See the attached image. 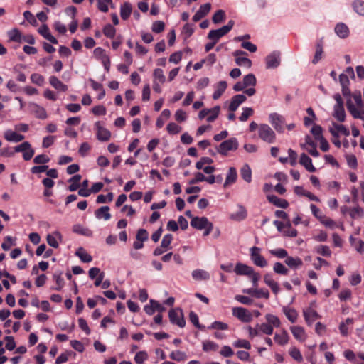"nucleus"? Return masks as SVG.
Instances as JSON below:
<instances>
[{"label": "nucleus", "mask_w": 364, "mask_h": 364, "mask_svg": "<svg viewBox=\"0 0 364 364\" xmlns=\"http://www.w3.org/2000/svg\"><path fill=\"white\" fill-rule=\"evenodd\" d=\"M353 97L355 104L350 99L348 100L346 102L347 109L354 118L364 120V104L360 92L355 93Z\"/></svg>", "instance_id": "nucleus-1"}, {"label": "nucleus", "mask_w": 364, "mask_h": 364, "mask_svg": "<svg viewBox=\"0 0 364 364\" xmlns=\"http://www.w3.org/2000/svg\"><path fill=\"white\" fill-rule=\"evenodd\" d=\"M259 137L268 144H273L276 140L274 130L267 124H261L258 130Z\"/></svg>", "instance_id": "nucleus-2"}, {"label": "nucleus", "mask_w": 364, "mask_h": 364, "mask_svg": "<svg viewBox=\"0 0 364 364\" xmlns=\"http://www.w3.org/2000/svg\"><path fill=\"white\" fill-rule=\"evenodd\" d=\"M234 24V21L230 20L228 21L227 25L223 26V27L218 29L210 31L208 34V38L211 41H215L218 42L220 38L225 36L230 31Z\"/></svg>", "instance_id": "nucleus-3"}, {"label": "nucleus", "mask_w": 364, "mask_h": 364, "mask_svg": "<svg viewBox=\"0 0 364 364\" xmlns=\"http://www.w3.org/2000/svg\"><path fill=\"white\" fill-rule=\"evenodd\" d=\"M239 146L237 139L236 138H230L228 140L223 141L218 147L217 151L219 154L226 156L230 151H235Z\"/></svg>", "instance_id": "nucleus-4"}, {"label": "nucleus", "mask_w": 364, "mask_h": 364, "mask_svg": "<svg viewBox=\"0 0 364 364\" xmlns=\"http://www.w3.org/2000/svg\"><path fill=\"white\" fill-rule=\"evenodd\" d=\"M168 317L171 323L176 324L180 328L185 326L186 321L181 309L176 308L171 309L168 312Z\"/></svg>", "instance_id": "nucleus-5"}, {"label": "nucleus", "mask_w": 364, "mask_h": 364, "mask_svg": "<svg viewBox=\"0 0 364 364\" xmlns=\"http://www.w3.org/2000/svg\"><path fill=\"white\" fill-rule=\"evenodd\" d=\"M14 151H16V153L21 152L25 161L31 159L35 153L34 149L31 147L28 141H23L21 144L16 146L14 147Z\"/></svg>", "instance_id": "nucleus-6"}, {"label": "nucleus", "mask_w": 364, "mask_h": 364, "mask_svg": "<svg viewBox=\"0 0 364 364\" xmlns=\"http://www.w3.org/2000/svg\"><path fill=\"white\" fill-rule=\"evenodd\" d=\"M232 315L244 323H249L252 320V314L245 308L233 307L232 309Z\"/></svg>", "instance_id": "nucleus-7"}, {"label": "nucleus", "mask_w": 364, "mask_h": 364, "mask_svg": "<svg viewBox=\"0 0 364 364\" xmlns=\"http://www.w3.org/2000/svg\"><path fill=\"white\" fill-rule=\"evenodd\" d=\"M260 248L253 247L250 249V257L253 263L259 267H264L267 265L265 258L260 254Z\"/></svg>", "instance_id": "nucleus-8"}, {"label": "nucleus", "mask_w": 364, "mask_h": 364, "mask_svg": "<svg viewBox=\"0 0 364 364\" xmlns=\"http://www.w3.org/2000/svg\"><path fill=\"white\" fill-rule=\"evenodd\" d=\"M232 55L235 57V63L240 67L250 68L252 66V61L245 56L247 53L241 50H235L232 53Z\"/></svg>", "instance_id": "nucleus-9"}, {"label": "nucleus", "mask_w": 364, "mask_h": 364, "mask_svg": "<svg viewBox=\"0 0 364 364\" xmlns=\"http://www.w3.org/2000/svg\"><path fill=\"white\" fill-rule=\"evenodd\" d=\"M269 122L278 132L284 131V119L277 113H272L269 116Z\"/></svg>", "instance_id": "nucleus-10"}, {"label": "nucleus", "mask_w": 364, "mask_h": 364, "mask_svg": "<svg viewBox=\"0 0 364 364\" xmlns=\"http://www.w3.org/2000/svg\"><path fill=\"white\" fill-rule=\"evenodd\" d=\"M280 53L274 51L266 58V66L267 68H275L280 64Z\"/></svg>", "instance_id": "nucleus-11"}, {"label": "nucleus", "mask_w": 364, "mask_h": 364, "mask_svg": "<svg viewBox=\"0 0 364 364\" xmlns=\"http://www.w3.org/2000/svg\"><path fill=\"white\" fill-rule=\"evenodd\" d=\"M329 132L334 137H338L339 134H342L346 136L350 135V131L348 128L342 124H338L335 122L332 123V127L329 128Z\"/></svg>", "instance_id": "nucleus-12"}, {"label": "nucleus", "mask_w": 364, "mask_h": 364, "mask_svg": "<svg viewBox=\"0 0 364 364\" xmlns=\"http://www.w3.org/2000/svg\"><path fill=\"white\" fill-rule=\"evenodd\" d=\"M303 315L309 326H311L315 320L321 318V316L311 307L304 309Z\"/></svg>", "instance_id": "nucleus-13"}, {"label": "nucleus", "mask_w": 364, "mask_h": 364, "mask_svg": "<svg viewBox=\"0 0 364 364\" xmlns=\"http://www.w3.org/2000/svg\"><path fill=\"white\" fill-rule=\"evenodd\" d=\"M95 127L97 129V138L98 140L102 141H107L109 140L111 133L108 129L102 127L100 122H97L95 124Z\"/></svg>", "instance_id": "nucleus-14"}, {"label": "nucleus", "mask_w": 364, "mask_h": 364, "mask_svg": "<svg viewBox=\"0 0 364 364\" xmlns=\"http://www.w3.org/2000/svg\"><path fill=\"white\" fill-rule=\"evenodd\" d=\"M246 96L242 94L233 96L229 105V110L234 112L237 109L239 106L246 100Z\"/></svg>", "instance_id": "nucleus-15"}, {"label": "nucleus", "mask_w": 364, "mask_h": 364, "mask_svg": "<svg viewBox=\"0 0 364 364\" xmlns=\"http://www.w3.org/2000/svg\"><path fill=\"white\" fill-rule=\"evenodd\" d=\"M291 332L294 337L300 342H304L306 338V333L303 327L299 326H293L290 327Z\"/></svg>", "instance_id": "nucleus-16"}, {"label": "nucleus", "mask_w": 364, "mask_h": 364, "mask_svg": "<svg viewBox=\"0 0 364 364\" xmlns=\"http://www.w3.org/2000/svg\"><path fill=\"white\" fill-rule=\"evenodd\" d=\"M210 222L206 217H195L191 221V225L198 230H203Z\"/></svg>", "instance_id": "nucleus-17"}, {"label": "nucleus", "mask_w": 364, "mask_h": 364, "mask_svg": "<svg viewBox=\"0 0 364 364\" xmlns=\"http://www.w3.org/2000/svg\"><path fill=\"white\" fill-rule=\"evenodd\" d=\"M234 271L237 275H246L249 277L250 274H252L254 269L247 264L238 262L236 264Z\"/></svg>", "instance_id": "nucleus-18"}, {"label": "nucleus", "mask_w": 364, "mask_h": 364, "mask_svg": "<svg viewBox=\"0 0 364 364\" xmlns=\"http://www.w3.org/2000/svg\"><path fill=\"white\" fill-rule=\"evenodd\" d=\"M4 137L6 140L11 142H19L24 139L25 136L21 134H18L14 131L8 129L4 133Z\"/></svg>", "instance_id": "nucleus-19"}, {"label": "nucleus", "mask_w": 364, "mask_h": 364, "mask_svg": "<svg viewBox=\"0 0 364 364\" xmlns=\"http://www.w3.org/2000/svg\"><path fill=\"white\" fill-rule=\"evenodd\" d=\"M211 5L210 3H206L200 6L198 11L193 16V21L195 22L198 21L210 11Z\"/></svg>", "instance_id": "nucleus-20"}, {"label": "nucleus", "mask_w": 364, "mask_h": 364, "mask_svg": "<svg viewBox=\"0 0 364 364\" xmlns=\"http://www.w3.org/2000/svg\"><path fill=\"white\" fill-rule=\"evenodd\" d=\"M339 82L342 87V93L344 96H350V90L348 87L350 80L347 75L342 73L339 75Z\"/></svg>", "instance_id": "nucleus-21"}, {"label": "nucleus", "mask_w": 364, "mask_h": 364, "mask_svg": "<svg viewBox=\"0 0 364 364\" xmlns=\"http://www.w3.org/2000/svg\"><path fill=\"white\" fill-rule=\"evenodd\" d=\"M46 240L50 246L58 248L59 246L58 240H62V235L58 231H55L53 234H48Z\"/></svg>", "instance_id": "nucleus-22"}, {"label": "nucleus", "mask_w": 364, "mask_h": 364, "mask_svg": "<svg viewBox=\"0 0 364 364\" xmlns=\"http://www.w3.org/2000/svg\"><path fill=\"white\" fill-rule=\"evenodd\" d=\"M49 83L54 89L58 91L66 92L68 90V86L54 75L49 77Z\"/></svg>", "instance_id": "nucleus-23"}, {"label": "nucleus", "mask_w": 364, "mask_h": 364, "mask_svg": "<svg viewBox=\"0 0 364 364\" xmlns=\"http://www.w3.org/2000/svg\"><path fill=\"white\" fill-rule=\"evenodd\" d=\"M299 163L305 167L309 172H315L316 168L312 164V160L306 154L303 153L300 156Z\"/></svg>", "instance_id": "nucleus-24"}, {"label": "nucleus", "mask_w": 364, "mask_h": 364, "mask_svg": "<svg viewBox=\"0 0 364 364\" xmlns=\"http://www.w3.org/2000/svg\"><path fill=\"white\" fill-rule=\"evenodd\" d=\"M39 33L53 44H58V40L50 33L47 25H43L38 28Z\"/></svg>", "instance_id": "nucleus-25"}, {"label": "nucleus", "mask_w": 364, "mask_h": 364, "mask_svg": "<svg viewBox=\"0 0 364 364\" xmlns=\"http://www.w3.org/2000/svg\"><path fill=\"white\" fill-rule=\"evenodd\" d=\"M289 335L286 330L283 329L280 333H276L274 336V341L280 346H285L289 342Z\"/></svg>", "instance_id": "nucleus-26"}, {"label": "nucleus", "mask_w": 364, "mask_h": 364, "mask_svg": "<svg viewBox=\"0 0 364 364\" xmlns=\"http://www.w3.org/2000/svg\"><path fill=\"white\" fill-rule=\"evenodd\" d=\"M267 198L269 202L277 207L286 208L289 205V203L286 200L279 198L274 195H268Z\"/></svg>", "instance_id": "nucleus-27"}, {"label": "nucleus", "mask_w": 364, "mask_h": 364, "mask_svg": "<svg viewBox=\"0 0 364 364\" xmlns=\"http://www.w3.org/2000/svg\"><path fill=\"white\" fill-rule=\"evenodd\" d=\"M284 262L291 269H297L303 265L301 259L298 257H294L288 255Z\"/></svg>", "instance_id": "nucleus-28"}, {"label": "nucleus", "mask_w": 364, "mask_h": 364, "mask_svg": "<svg viewBox=\"0 0 364 364\" xmlns=\"http://www.w3.org/2000/svg\"><path fill=\"white\" fill-rule=\"evenodd\" d=\"M95 215L97 219L104 218L105 220H108L111 218L109 213V208L108 206H102L95 212Z\"/></svg>", "instance_id": "nucleus-29"}, {"label": "nucleus", "mask_w": 364, "mask_h": 364, "mask_svg": "<svg viewBox=\"0 0 364 364\" xmlns=\"http://www.w3.org/2000/svg\"><path fill=\"white\" fill-rule=\"evenodd\" d=\"M247 210L246 209L242 206H238V210L230 215V218L236 220V221H241L246 218L247 217Z\"/></svg>", "instance_id": "nucleus-30"}, {"label": "nucleus", "mask_w": 364, "mask_h": 364, "mask_svg": "<svg viewBox=\"0 0 364 364\" xmlns=\"http://www.w3.org/2000/svg\"><path fill=\"white\" fill-rule=\"evenodd\" d=\"M228 87V83L226 81H220L215 85V90L213 94V98L214 100H218L220 97V96L223 94Z\"/></svg>", "instance_id": "nucleus-31"}, {"label": "nucleus", "mask_w": 364, "mask_h": 364, "mask_svg": "<svg viewBox=\"0 0 364 364\" xmlns=\"http://www.w3.org/2000/svg\"><path fill=\"white\" fill-rule=\"evenodd\" d=\"M335 32L341 38H346L349 35L348 26L343 23H338L336 26Z\"/></svg>", "instance_id": "nucleus-32"}, {"label": "nucleus", "mask_w": 364, "mask_h": 364, "mask_svg": "<svg viewBox=\"0 0 364 364\" xmlns=\"http://www.w3.org/2000/svg\"><path fill=\"white\" fill-rule=\"evenodd\" d=\"M333 116L339 122H344L346 119V113L343 105H334Z\"/></svg>", "instance_id": "nucleus-33"}, {"label": "nucleus", "mask_w": 364, "mask_h": 364, "mask_svg": "<svg viewBox=\"0 0 364 364\" xmlns=\"http://www.w3.org/2000/svg\"><path fill=\"white\" fill-rule=\"evenodd\" d=\"M192 277L197 281L208 280L210 274L203 269H196L192 272Z\"/></svg>", "instance_id": "nucleus-34"}, {"label": "nucleus", "mask_w": 364, "mask_h": 364, "mask_svg": "<svg viewBox=\"0 0 364 364\" xmlns=\"http://www.w3.org/2000/svg\"><path fill=\"white\" fill-rule=\"evenodd\" d=\"M283 313L285 314L287 318L291 323H295L298 318V314L294 309L284 306L282 309Z\"/></svg>", "instance_id": "nucleus-35"}, {"label": "nucleus", "mask_w": 364, "mask_h": 364, "mask_svg": "<svg viewBox=\"0 0 364 364\" xmlns=\"http://www.w3.org/2000/svg\"><path fill=\"white\" fill-rule=\"evenodd\" d=\"M237 178V171L234 167H230L228 170L226 179L224 183V187L233 183L236 181Z\"/></svg>", "instance_id": "nucleus-36"}, {"label": "nucleus", "mask_w": 364, "mask_h": 364, "mask_svg": "<svg viewBox=\"0 0 364 364\" xmlns=\"http://www.w3.org/2000/svg\"><path fill=\"white\" fill-rule=\"evenodd\" d=\"M240 175L243 180L247 183H250L252 181V171L250 166L247 164H244L240 170Z\"/></svg>", "instance_id": "nucleus-37"}, {"label": "nucleus", "mask_w": 364, "mask_h": 364, "mask_svg": "<svg viewBox=\"0 0 364 364\" xmlns=\"http://www.w3.org/2000/svg\"><path fill=\"white\" fill-rule=\"evenodd\" d=\"M75 255L80 259V260L83 262H90L92 260V257L90 255H89L87 251L83 247H79Z\"/></svg>", "instance_id": "nucleus-38"}, {"label": "nucleus", "mask_w": 364, "mask_h": 364, "mask_svg": "<svg viewBox=\"0 0 364 364\" xmlns=\"http://www.w3.org/2000/svg\"><path fill=\"white\" fill-rule=\"evenodd\" d=\"M132 10V9L130 4L124 3V4H122L120 8L121 18L124 20H127L129 17Z\"/></svg>", "instance_id": "nucleus-39"}, {"label": "nucleus", "mask_w": 364, "mask_h": 364, "mask_svg": "<svg viewBox=\"0 0 364 364\" xmlns=\"http://www.w3.org/2000/svg\"><path fill=\"white\" fill-rule=\"evenodd\" d=\"M265 318H266L267 323L269 325H272V328H274V327L279 328L281 326V321H280L279 318L275 315H273L271 314H267L265 315Z\"/></svg>", "instance_id": "nucleus-40"}, {"label": "nucleus", "mask_w": 364, "mask_h": 364, "mask_svg": "<svg viewBox=\"0 0 364 364\" xmlns=\"http://www.w3.org/2000/svg\"><path fill=\"white\" fill-rule=\"evenodd\" d=\"M242 82L247 88L248 87H255L257 83V80L253 74L250 73L244 76Z\"/></svg>", "instance_id": "nucleus-41"}, {"label": "nucleus", "mask_w": 364, "mask_h": 364, "mask_svg": "<svg viewBox=\"0 0 364 364\" xmlns=\"http://www.w3.org/2000/svg\"><path fill=\"white\" fill-rule=\"evenodd\" d=\"M73 230L75 233L88 236V237L91 236L92 234V231L90 229L84 228L83 226L78 225V224L75 225L73 226Z\"/></svg>", "instance_id": "nucleus-42"}, {"label": "nucleus", "mask_w": 364, "mask_h": 364, "mask_svg": "<svg viewBox=\"0 0 364 364\" xmlns=\"http://www.w3.org/2000/svg\"><path fill=\"white\" fill-rule=\"evenodd\" d=\"M273 270L275 273L282 275H287L289 270L281 262H275L273 266Z\"/></svg>", "instance_id": "nucleus-43"}, {"label": "nucleus", "mask_w": 364, "mask_h": 364, "mask_svg": "<svg viewBox=\"0 0 364 364\" xmlns=\"http://www.w3.org/2000/svg\"><path fill=\"white\" fill-rule=\"evenodd\" d=\"M81 176L79 174L75 175L71 178H70L69 182L71 184L69 186L68 189L70 191H75L79 187V182L81 180Z\"/></svg>", "instance_id": "nucleus-44"}, {"label": "nucleus", "mask_w": 364, "mask_h": 364, "mask_svg": "<svg viewBox=\"0 0 364 364\" xmlns=\"http://www.w3.org/2000/svg\"><path fill=\"white\" fill-rule=\"evenodd\" d=\"M289 353L296 361L299 363L303 361V356L300 350L296 347H291L289 350Z\"/></svg>", "instance_id": "nucleus-45"}, {"label": "nucleus", "mask_w": 364, "mask_h": 364, "mask_svg": "<svg viewBox=\"0 0 364 364\" xmlns=\"http://www.w3.org/2000/svg\"><path fill=\"white\" fill-rule=\"evenodd\" d=\"M33 112L37 118L44 119L47 117L45 109L36 104L33 105Z\"/></svg>", "instance_id": "nucleus-46"}, {"label": "nucleus", "mask_w": 364, "mask_h": 364, "mask_svg": "<svg viewBox=\"0 0 364 364\" xmlns=\"http://www.w3.org/2000/svg\"><path fill=\"white\" fill-rule=\"evenodd\" d=\"M154 81L158 82L161 84H163L166 81V77L164 74V72L160 68H156L154 70Z\"/></svg>", "instance_id": "nucleus-47"}, {"label": "nucleus", "mask_w": 364, "mask_h": 364, "mask_svg": "<svg viewBox=\"0 0 364 364\" xmlns=\"http://www.w3.org/2000/svg\"><path fill=\"white\" fill-rule=\"evenodd\" d=\"M269 253L279 258V259H283V258H285V259H287V257H288V252L286 250L283 249V248H278V249H274V250H269Z\"/></svg>", "instance_id": "nucleus-48"}, {"label": "nucleus", "mask_w": 364, "mask_h": 364, "mask_svg": "<svg viewBox=\"0 0 364 364\" xmlns=\"http://www.w3.org/2000/svg\"><path fill=\"white\" fill-rule=\"evenodd\" d=\"M220 111V107L218 105L211 108L210 110V113L208 115L207 121L208 122H212L215 121L218 118Z\"/></svg>", "instance_id": "nucleus-49"}, {"label": "nucleus", "mask_w": 364, "mask_h": 364, "mask_svg": "<svg viewBox=\"0 0 364 364\" xmlns=\"http://www.w3.org/2000/svg\"><path fill=\"white\" fill-rule=\"evenodd\" d=\"M8 36H9L10 41H15V42H21L22 41V37H21V33L16 28L9 31L8 32Z\"/></svg>", "instance_id": "nucleus-50"}, {"label": "nucleus", "mask_w": 364, "mask_h": 364, "mask_svg": "<svg viewBox=\"0 0 364 364\" xmlns=\"http://www.w3.org/2000/svg\"><path fill=\"white\" fill-rule=\"evenodd\" d=\"M354 11L360 16H364V1L355 0L353 3Z\"/></svg>", "instance_id": "nucleus-51"}, {"label": "nucleus", "mask_w": 364, "mask_h": 364, "mask_svg": "<svg viewBox=\"0 0 364 364\" xmlns=\"http://www.w3.org/2000/svg\"><path fill=\"white\" fill-rule=\"evenodd\" d=\"M218 348V345L213 341H205L203 343V350L206 352L211 350L216 351Z\"/></svg>", "instance_id": "nucleus-52"}, {"label": "nucleus", "mask_w": 364, "mask_h": 364, "mask_svg": "<svg viewBox=\"0 0 364 364\" xmlns=\"http://www.w3.org/2000/svg\"><path fill=\"white\" fill-rule=\"evenodd\" d=\"M186 353L180 350L173 351L170 354V358L176 361H182L186 360Z\"/></svg>", "instance_id": "nucleus-53"}, {"label": "nucleus", "mask_w": 364, "mask_h": 364, "mask_svg": "<svg viewBox=\"0 0 364 364\" xmlns=\"http://www.w3.org/2000/svg\"><path fill=\"white\" fill-rule=\"evenodd\" d=\"M254 113V110L251 107H243L242 112L239 117L240 121L246 122L247 119L251 117Z\"/></svg>", "instance_id": "nucleus-54"}, {"label": "nucleus", "mask_w": 364, "mask_h": 364, "mask_svg": "<svg viewBox=\"0 0 364 364\" xmlns=\"http://www.w3.org/2000/svg\"><path fill=\"white\" fill-rule=\"evenodd\" d=\"M225 18V13L223 10H218L213 16V22L215 24L223 22Z\"/></svg>", "instance_id": "nucleus-55"}, {"label": "nucleus", "mask_w": 364, "mask_h": 364, "mask_svg": "<svg viewBox=\"0 0 364 364\" xmlns=\"http://www.w3.org/2000/svg\"><path fill=\"white\" fill-rule=\"evenodd\" d=\"M257 327L259 329L260 333H263L266 335H272L273 333V328L272 327V325H269L268 323L257 324Z\"/></svg>", "instance_id": "nucleus-56"}, {"label": "nucleus", "mask_w": 364, "mask_h": 364, "mask_svg": "<svg viewBox=\"0 0 364 364\" xmlns=\"http://www.w3.org/2000/svg\"><path fill=\"white\" fill-rule=\"evenodd\" d=\"M323 54V46L321 43H318L316 48V53L314 58L312 60L314 64H316L322 58Z\"/></svg>", "instance_id": "nucleus-57"}, {"label": "nucleus", "mask_w": 364, "mask_h": 364, "mask_svg": "<svg viewBox=\"0 0 364 364\" xmlns=\"http://www.w3.org/2000/svg\"><path fill=\"white\" fill-rule=\"evenodd\" d=\"M112 0H97V8L102 12L106 13L109 10V5L112 4Z\"/></svg>", "instance_id": "nucleus-58"}, {"label": "nucleus", "mask_w": 364, "mask_h": 364, "mask_svg": "<svg viewBox=\"0 0 364 364\" xmlns=\"http://www.w3.org/2000/svg\"><path fill=\"white\" fill-rule=\"evenodd\" d=\"M166 129L170 134H176L181 131V127L175 122H170L168 124Z\"/></svg>", "instance_id": "nucleus-59"}, {"label": "nucleus", "mask_w": 364, "mask_h": 364, "mask_svg": "<svg viewBox=\"0 0 364 364\" xmlns=\"http://www.w3.org/2000/svg\"><path fill=\"white\" fill-rule=\"evenodd\" d=\"M113 199V193H109L106 196L100 194L97 197L96 202L97 203H105L107 202H111Z\"/></svg>", "instance_id": "nucleus-60"}, {"label": "nucleus", "mask_w": 364, "mask_h": 364, "mask_svg": "<svg viewBox=\"0 0 364 364\" xmlns=\"http://www.w3.org/2000/svg\"><path fill=\"white\" fill-rule=\"evenodd\" d=\"M233 346L236 348H243L247 350H249L251 348V344L250 343L245 339H239L235 341L233 343Z\"/></svg>", "instance_id": "nucleus-61"}, {"label": "nucleus", "mask_w": 364, "mask_h": 364, "mask_svg": "<svg viewBox=\"0 0 364 364\" xmlns=\"http://www.w3.org/2000/svg\"><path fill=\"white\" fill-rule=\"evenodd\" d=\"M311 132L312 134L314 136L315 139L318 141L324 138L322 134V128L319 125L313 126Z\"/></svg>", "instance_id": "nucleus-62"}, {"label": "nucleus", "mask_w": 364, "mask_h": 364, "mask_svg": "<svg viewBox=\"0 0 364 364\" xmlns=\"http://www.w3.org/2000/svg\"><path fill=\"white\" fill-rule=\"evenodd\" d=\"M148 358V355L145 351H139L134 356V361L137 364H142Z\"/></svg>", "instance_id": "nucleus-63"}, {"label": "nucleus", "mask_w": 364, "mask_h": 364, "mask_svg": "<svg viewBox=\"0 0 364 364\" xmlns=\"http://www.w3.org/2000/svg\"><path fill=\"white\" fill-rule=\"evenodd\" d=\"M174 117L178 122H183L187 119L186 112L181 109L176 110Z\"/></svg>", "instance_id": "nucleus-64"}]
</instances>
